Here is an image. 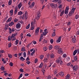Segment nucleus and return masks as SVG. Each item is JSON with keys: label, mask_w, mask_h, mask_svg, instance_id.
<instances>
[{"label": "nucleus", "mask_w": 79, "mask_h": 79, "mask_svg": "<svg viewBox=\"0 0 79 79\" xmlns=\"http://www.w3.org/2000/svg\"><path fill=\"white\" fill-rule=\"evenodd\" d=\"M65 60L66 61H68L70 60V58H69V57H68L66 58Z\"/></svg>", "instance_id": "obj_35"}, {"label": "nucleus", "mask_w": 79, "mask_h": 79, "mask_svg": "<svg viewBox=\"0 0 79 79\" xmlns=\"http://www.w3.org/2000/svg\"><path fill=\"white\" fill-rule=\"evenodd\" d=\"M5 26L6 27H5L4 30L6 31V30H7V29H8V26L7 25H6Z\"/></svg>", "instance_id": "obj_36"}, {"label": "nucleus", "mask_w": 79, "mask_h": 79, "mask_svg": "<svg viewBox=\"0 0 79 79\" xmlns=\"http://www.w3.org/2000/svg\"><path fill=\"white\" fill-rule=\"evenodd\" d=\"M57 2H58V3H61V0H57Z\"/></svg>", "instance_id": "obj_54"}, {"label": "nucleus", "mask_w": 79, "mask_h": 79, "mask_svg": "<svg viewBox=\"0 0 79 79\" xmlns=\"http://www.w3.org/2000/svg\"><path fill=\"white\" fill-rule=\"evenodd\" d=\"M20 60H22V61H24V60H25V59L23 58V57H20Z\"/></svg>", "instance_id": "obj_33"}, {"label": "nucleus", "mask_w": 79, "mask_h": 79, "mask_svg": "<svg viewBox=\"0 0 79 79\" xmlns=\"http://www.w3.org/2000/svg\"><path fill=\"white\" fill-rule=\"evenodd\" d=\"M18 7H15V10L14 11L15 14H16L17 12H18Z\"/></svg>", "instance_id": "obj_14"}, {"label": "nucleus", "mask_w": 79, "mask_h": 79, "mask_svg": "<svg viewBox=\"0 0 79 79\" xmlns=\"http://www.w3.org/2000/svg\"><path fill=\"white\" fill-rule=\"evenodd\" d=\"M48 32H43V35H47V34H48Z\"/></svg>", "instance_id": "obj_41"}, {"label": "nucleus", "mask_w": 79, "mask_h": 79, "mask_svg": "<svg viewBox=\"0 0 79 79\" xmlns=\"http://www.w3.org/2000/svg\"><path fill=\"white\" fill-rule=\"evenodd\" d=\"M73 71H77V70H78L79 69V66H78L77 65H75L73 66Z\"/></svg>", "instance_id": "obj_2"}, {"label": "nucleus", "mask_w": 79, "mask_h": 79, "mask_svg": "<svg viewBox=\"0 0 79 79\" xmlns=\"http://www.w3.org/2000/svg\"><path fill=\"white\" fill-rule=\"evenodd\" d=\"M53 63V61L51 62L50 63V65L48 66V68H50V67H51V66L52 65Z\"/></svg>", "instance_id": "obj_23"}, {"label": "nucleus", "mask_w": 79, "mask_h": 79, "mask_svg": "<svg viewBox=\"0 0 79 79\" xmlns=\"http://www.w3.org/2000/svg\"><path fill=\"white\" fill-rule=\"evenodd\" d=\"M40 11L38 12L37 14V16L36 17V19L37 20H39V19L40 18Z\"/></svg>", "instance_id": "obj_6"}, {"label": "nucleus", "mask_w": 79, "mask_h": 79, "mask_svg": "<svg viewBox=\"0 0 79 79\" xmlns=\"http://www.w3.org/2000/svg\"><path fill=\"white\" fill-rule=\"evenodd\" d=\"M50 6L52 8H57V5L56 4L51 3L50 4Z\"/></svg>", "instance_id": "obj_4"}, {"label": "nucleus", "mask_w": 79, "mask_h": 79, "mask_svg": "<svg viewBox=\"0 0 79 79\" xmlns=\"http://www.w3.org/2000/svg\"><path fill=\"white\" fill-rule=\"evenodd\" d=\"M77 50H75V51H74L73 52V56H75V55H76V54L77 53Z\"/></svg>", "instance_id": "obj_22"}, {"label": "nucleus", "mask_w": 79, "mask_h": 79, "mask_svg": "<svg viewBox=\"0 0 79 79\" xmlns=\"http://www.w3.org/2000/svg\"><path fill=\"white\" fill-rule=\"evenodd\" d=\"M23 55H24V58L26 57V53L25 52H24L23 53Z\"/></svg>", "instance_id": "obj_45"}, {"label": "nucleus", "mask_w": 79, "mask_h": 79, "mask_svg": "<svg viewBox=\"0 0 79 79\" xmlns=\"http://www.w3.org/2000/svg\"><path fill=\"white\" fill-rule=\"evenodd\" d=\"M35 25V23H33V22H31V30H34V25Z\"/></svg>", "instance_id": "obj_5"}, {"label": "nucleus", "mask_w": 79, "mask_h": 79, "mask_svg": "<svg viewBox=\"0 0 79 79\" xmlns=\"http://www.w3.org/2000/svg\"><path fill=\"white\" fill-rule=\"evenodd\" d=\"M19 42V41L18 40H17L16 41H15V45H17V44H18Z\"/></svg>", "instance_id": "obj_44"}, {"label": "nucleus", "mask_w": 79, "mask_h": 79, "mask_svg": "<svg viewBox=\"0 0 79 79\" xmlns=\"http://www.w3.org/2000/svg\"><path fill=\"white\" fill-rule=\"evenodd\" d=\"M75 18L76 19H77L79 18V15H77L75 16Z\"/></svg>", "instance_id": "obj_37"}, {"label": "nucleus", "mask_w": 79, "mask_h": 79, "mask_svg": "<svg viewBox=\"0 0 79 79\" xmlns=\"http://www.w3.org/2000/svg\"><path fill=\"white\" fill-rule=\"evenodd\" d=\"M74 59L75 61H77V57L76 56H74Z\"/></svg>", "instance_id": "obj_32"}, {"label": "nucleus", "mask_w": 79, "mask_h": 79, "mask_svg": "<svg viewBox=\"0 0 79 79\" xmlns=\"http://www.w3.org/2000/svg\"><path fill=\"white\" fill-rule=\"evenodd\" d=\"M68 26H70V25H71V22H69L67 24Z\"/></svg>", "instance_id": "obj_58"}, {"label": "nucleus", "mask_w": 79, "mask_h": 79, "mask_svg": "<svg viewBox=\"0 0 79 79\" xmlns=\"http://www.w3.org/2000/svg\"><path fill=\"white\" fill-rule=\"evenodd\" d=\"M9 65L10 66H13V64L12 62H10L9 63Z\"/></svg>", "instance_id": "obj_47"}, {"label": "nucleus", "mask_w": 79, "mask_h": 79, "mask_svg": "<svg viewBox=\"0 0 79 79\" xmlns=\"http://www.w3.org/2000/svg\"><path fill=\"white\" fill-rule=\"evenodd\" d=\"M22 53H22V52L19 53V54L18 55V56H21V55H22Z\"/></svg>", "instance_id": "obj_59"}, {"label": "nucleus", "mask_w": 79, "mask_h": 79, "mask_svg": "<svg viewBox=\"0 0 79 79\" xmlns=\"http://www.w3.org/2000/svg\"><path fill=\"white\" fill-rule=\"evenodd\" d=\"M63 7V5L62 4H61L59 6V8H61Z\"/></svg>", "instance_id": "obj_56"}, {"label": "nucleus", "mask_w": 79, "mask_h": 79, "mask_svg": "<svg viewBox=\"0 0 79 79\" xmlns=\"http://www.w3.org/2000/svg\"><path fill=\"white\" fill-rule=\"evenodd\" d=\"M12 2V0H9L8 2V5H11V2Z\"/></svg>", "instance_id": "obj_27"}, {"label": "nucleus", "mask_w": 79, "mask_h": 79, "mask_svg": "<svg viewBox=\"0 0 79 79\" xmlns=\"http://www.w3.org/2000/svg\"><path fill=\"white\" fill-rule=\"evenodd\" d=\"M58 53L59 54H63V52L62 51V49H59L58 50Z\"/></svg>", "instance_id": "obj_8"}, {"label": "nucleus", "mask_w": 79, "mask_h": 79, "mask_svg": "<svg viewBox=\"0 0 79 79\" xmlns=\"http://www.w3.org/2000/svg\"><path fill=\"white\" fill-rule=\"evenodd\" d=\"M76 9V8H73L71 10V11L69 13V16H71L72 14H73L74 13L75 10Z\"/></svg>", "instance_id": "obj_3"}, {"label": "nucleus", "mask_w": 79, "mask_h": 79, "mask_svg": "<svg viewBox=\"0 0 79 79\" xmlns=\"http://www.w3.org/2000/svg\"><path fill=\"white\" fill-rule=\"evenodd\" d=\"M66 78H69V77H70V75L69 74H68L66 76Z\"/></svg>", "instance_id": "obj_40"}, {"label": "nucleus", "mask_w": 79, "mask_h": 79, "mask_svg": "<svg viewBox=\"0 0 79 79\" xmlns=\"http://www.w3.org/2000/svg\"><path fill=\"white\" fill-rule=\"evenodd\" d=\"M11 38H12V39L14 37H15V34H12V35L11 36Z\"/></svg>", "instance_id": "obj_46"}, {"label": "nucleus", "mask_w": 79, "mask_h": 79, "mask_svg": "<svg viewBox=\"0 0 79 79\" xmlns=\"http://www.w3.org/2000/svg\"><path fill=\"white\" fill-rule=\"evenodd\" d=\"M1 69L2 71H4L5 70V68L3 67H1Z\"/></svg>", "instance_id": "obj_42"}, {"label": "nucleus", "mask_w": 79, "mask_h": 79, "mask_svg": "<svg viewBox=\"0 0 79 79\" xmlns=\"http://www.w3.org/2000/svg\"><path fill=\"white\" fill-rule=\"evenodd\" d=\"M48 50V48H47V47H44L43 48V50L45 52H46Z\"/></svg>", "instance_id": "obj_24"}, {"label": "nucleus", "mask_w": 79, "mask_h": 79, "mask_svg": "<svg viewBox=\"0 0 79 79\" xmlns=\"http://www.w3.org/2000/svg\"><path fill=\"white\" fill-rule=\"evenodd\" d=\"M50 42L51 44H52L53 42V39L51 40H50Z\"/></svg>", "instance_id": "obj_60"}, {"label": "nucleus", "mask_w": 79, "mask_h": 79, "mask_svg": "<svg viewBox=\"0 0 79 79\" xmlns=\"http://www.w3.org/2000/svg\"><path fill=\"white\" fill-rule=\"evenodd\" d=\"M66 54H64L63 55V58H65V57H66Z\"/></svg>", "instance_id": "obj_62"}, {"label": "nucleus", "mask_w": 79, "mask_h": 79, "mask_svg": "<svg viewBox=\"0 0 79 79\" xmlns=\"http://www.w3.org/2000/svg\"><path fill=\"white\" fill-rule=\"evenodd\" d=\"M39 28H37L35 31V35H38V33L39 32Z\"/></svg>", "instance_id": "obj_7"}, {"label": "nucleus", "mask_w": 79, "mask_h": 79, "mask_svg": "<svg viewBox=\"0 0 79 79\" xmlns=\"http://www.w3.org/2000/svg\"><path fill=\"white\" fill-rule=\"evenodd\" d=\"M30 60V59H29V57H28L27 59H26V61H29Z\"/></svg>", "instance_id": "obj_63"}, {"label": "nucleus", "mask_w": 79, "mask_h": 79, "mask_svg": "<svg viewBox=\"0 0 79 79\" xmlns=\"http://www.w3.org/2000/svg\"><path fill=\"white\" fill-rule=\"evenodd\" d=\"M55 29L53 31L54 32L52 34V37H54L55 35V31H56Z\"/></svg>", "instance_id": "obj_21"}, {"label": "nucleus", "mask_w": 79, "mask_h": 79, "mask_svg": "<svg viewBox=\"0 0 79 79\" xmlns=\"http://www.w3.org/2000/svg\"><path fill=\"white\" fill-rule=\"evenodd\" d=\"M64 73L63 72H61L59 74V75H60V76H61V77L63 76H64Z\"/></svg>", "instance_id": "obj_18"}, {"label": "nucleus", "mask_w": 79, "mask_h": 79, "mask_svg": "<svg viewBox=\"0 0 79 79\" xmlns=\"http://www.w3.org/2000/svg\"><path fill=\"white\" fill-rule=\"evenodd\" d=\"M26 63L27 64H30V63H31V61H27L26 62Z\"/></svg>", "instance_id": "obj_53"}, {"label": "nucleus", "mask_w": 79, "mask_h": 79, "mask_svg": "<svg viewBox=\"0 0 79 79\" xmlns=\"http://www.w3.org/2000/svg\"><path fill=\"white\" fill-rule=\"evenodd\" d=\"M27 36H28V37H31V34H28L27 35Z\"/></svg>", "instance_id": "obj_64"}, {"label": "nucleus", "mask_w": 79, "mask_h": 79, "mask_svg": "<svg viewBox=\"0 0 79 79\" xmlns=\"http://www.w3.org/2000/svg\"><path fill=\"white\" fill-rule=\"evenodd\" d=\"M11 47V43H9L8 45V47L9 48H10Z\"/></svg>", "instance_id": "obj_39"}, {"label": "nucleus", "mask_w": 79, "mask_h": 79, "mask_svg": "<svg viewBox=\"0 0 79 79\" xmlns=\"http://www.w3.org/2000/svg\"><path fill=\"white\" fill-rule=\"evenodd\" d=\"M43 66V63H41L40 64V65L39 66V68H42V67Z\"/></svg>", "instance_id": "obj_34"}, {"label": "nucleus", "mask_w": 79, "mask_h": 79, "mask_svg": "<svg viewBox=\"0 0 79 79\" xmlns=\"http://www.w3.org/2000/svg\"><path fill=\"white\" fill-rule=\"evenodd\" d=\"M72 40L73 43H75L76 42V40L74 38H72Z\"/></svg>", "instance_id": "obj_17"}, {"label": "nucleus", "mask_w": 79, "mask_h": 79, "mask_svg": "<svg viewBox=\"0 0 79 79\" xmlns=\"http://www.w3.org/2000/svg\"><path fill=\"white\" fill-rule=\"evenodd\" d=\"M8 41H10V40H11L13 38H11V36H9L8 37Z\"/></svg>", "instance_id": "obj_25"}, {"label": "nucleus", "mask_w": 79, "mask_h": 79, "mask_svg": "<svg viewBox=\"0 0 79 79\" xmlns=\"http://www.w3.org/2000/svg\"><path fill=\"white\" fill-rule=\"evenodd\" d=\"M21 27V24L19 23H18L16 25V27L17 29H18L19 28H20Z\"/></svg>", "instance_id": "obj_11"}, {"label": "nucleus", "mask_w": 79, "mask_h": 79, "mask_svg": "<svg viewBox=\"0 0 79 79\" xmlns=\"http://www.w3.org/2000/svg\"><path fill=\"white\" fill-rule=\"evenodd\" d=\"M8 56L10 58H11L13 56L11 54H8Z\"/></svg>", "instance_id": "obj_28"}, {"label": "nucleus", "mask_w": 79, "mask_h": 79, "mask_svg": "<svg viewBox=\"0 0 79 79\" xmlns=\"http://www.w3.org/2000/svg\"><path fill=\"white\" fill-rule=\"evenodd\" d=\"M51 76L49 75L48 77H47V79H50L51 78Z\"/></svg>", "instance_id": "obj_48"}, {"label": "nucleus", "mask_w": 79, "mask_h": 79, "mask_svg": "<svg viewBox=\"0 0 79 79\" xmlns=\"http://www.w3.org/2000/svg\"><path fill=\"white\" fill-rule=\"evenodd\" d=\"M19 71L20 72H21V73H23V72H24V70L23 69H20Z\"/></svg>", "instance_id": "obj_51"}, {"label": "nucleus", "mask_w": 79, "mask_h": 79, "mask_svg": "<svg viewBox=\"0 0 79 79\" xmlns=\"http://www.w3.org/2000/svg\"><path fill=\"white\" fill-rule=\"evenodd\" d=\"M34 2H32L31 4L29 6V7L30 8H33V7L34 6Z\"/></svg>", "instance_id": "obj_9"}, {"label": "nucleus", "mask_w": 79, "mask_h": 79, "mask_svg": "<svg viewBox=\"0 0 79 79\" xmlns=\"http://www.w3.org/2000/svg\"><path fill=\"white\" fill-rule=\"evenodd\" d=\"M5 52L3 50H2V51H0V53H3L4 52Z\"/></svg>", "instance_id": "obj_57"}, {"label": "nucleus", "mask_w": 79, "mask_h": 79, "mask_svg": "<svg viewBox=\"0 0 79 79\" xmlns=\"http://www.w3.org/2000/svg\"><path fill=\"white\" fill-rule=\"evenodd\" d=\"M13 25H14V22H11L9 23V26H11Z\"/></svg>", "instance_id": "obj_19"}, {"label": "nucleus", "mask_w": 79, "mask_h": 79, "mask_svg": "<svg viewBox=\"0 0 79 79\" xmlns=\"http://www.w3.org/2000/svg\"><path fill=\"white\" fill-rule=\"evenodd\" d=\"M55 58V54L53 53H51L50 54V58Z\"/></svg>", "instance_id": "obj_12"}, {"label": "nucleus", "mask_w": 79, "mask_h": 79, "mask_svg": "<svg viewBox=\"0 0 79 79\" xmlns=\"http://www.w3.org/2000/svg\"><path fill=\"white\" fill-rule=\"evenodd\" d=\"M63 14H64V10H63L61 12L60 16H62L63 15Z\"/></svg>", "instance_id": "obj_31"}, {"label": "nucleus", "mask_w": 79, "mask_h": 79, "mask_svg": "<svg viewBox=\"0 0 79 79\" xmlns=\"http://www.w3.org/2000/svg\"><path fill=\"white\" fill-rule=\"evenodd\" d=\"M12 19V18L11 17H10L7 20L6 23H8L10 21H11V20Z\"/></svg>", "instance_id": "obj_20"}, {"label": "nucleus", "mask_w": 79, "mask_h": 79, "mask_svg": "<svg viewBox=\"0 0 79 79\" xmlns=\"http://www.w3.org/2000/svg\"><path fill=\"white\" fill-rule=\"evenodd\" d=\"M64 13L65 14H68V10H65Z\"/></svg>", "instance_id": "obj_52"}, {"label": "nucleus", "mask_w": 79, "mask_h": 79, "mask_svg": "<svg viewBox=\"0 0 79 79\" xmlns=\"http://www.w3.org/2000/svg\"><path fill=\"white\" fill-rule=\"evenodd\" d=\"M10 15L11 16H13V10H11L10 11Z\"/></svg>", "instance_id": "obj_16"}, {"label": "nucleus", "mask_w": 79, "mask_h": 79, "mask_svg": "<svg viewBox=\"0 0 79 79\" xmlns=\"http://www.w3.org/2000/svg\"><path fill=\"white\" fill-rule=\"evenodd\" d=\"M30 27V24H29L26 27V29H28Z\"/></svg>", "instance_id": "obj_38"}, {"label": "nucleus", "mask_w": 79, "mask_h": 79, "mask_svg": "<svg viewBox=\"0 0 79 79\" xmlns=\"http://www.w3.org/2000/svg\"><path fill=\"white\" fill-rule=\"evenodd\" d=\"M61 60V57L59 56L58 59L56 60V63H60V65H62V64H63V61H62Z\"/></svg>", "instance_id": "obj_1"}, {"label": "nucleus", "mask_w": 79, "mask_h": 79, "mask_svg": "<svg viewBox=\"0 0 79 79\" xmlns=\"http://www.w3.org/2000/svg\"><path fill=\"white\" fill-rule=\"evenodd\" d=\"M41 71H42L43 75H45V68H42Z\"/></svg>", "instance_id": "obj_13"}, {"label": "nucleus", "mask_w": 79, "mask_h": 79, "mask_svg": "<svg viewBox=\"0 0 79 79\" xmlns=\"http://www.w3.org/2000/svg\"><path fill=\"white\" fill-rule=\"evenodd\" d=\"M41 2L43 4L44 3V0H40Z\"/></svg>", "instance_id": "obj_61"}, {"label": "nucleus", "mask_w": 79, "mask_h": 79, "mask_svg": "<svg viewBox=\"0 0 79 79\" xmlns=\"http://www.w3.org/2000/svg\"><path fill=\"white\" fill-rule=\"evenodd\" d=\"M21 51H23V52H25L26 51V50L24 48H22Z\"/></svg>", "instance_id": "obj_55"}, {"label": "nucleus", "mask_w": 79, "mask_h": 79, "mask_svg": "<svg viewBox=\"0 0 79 79\" xmlns=\"http://www.w3.org/2000/svg\"><path fill=\"white\" fill-rule=\"evenodd\" d=\"M18 21V19H15L14 20V23H16Z\"/></svg>", "instance_id": "obj_49"}, {"label": "nucleus", "mask_w": 79, "mask_h": 79, "mask_svg": "<svg viewBox=\"0 0 79 79\" xmlns=\"http://www.w3.org/2000/svg\"><path fill=\"white\" fill-rule=\"evenodd\" d=\"M38 61V59L37 58L35 59V63H37V61Z\"/></svg>", "instance_id": "obj_50"}, {"label": "nucleus", "mask_w": 79, "mask_h": 79, "mask_svg": "<svg viewBox=\"0 0 79 79\" xmlns=\"http://www.w3.org/2000/svg\"><path fill=\"white\" fill-rule=\"evenodd\" d=\"M40 59H41V60H42V59L43 58H44V55H41L40 56Z\"/></svg>", "instance_id": "obj_43"}, {"label": "nucleus", "mask_w": 79, "mask_h": 79, "mask_svg": "<svg viewBox=\"0 0 79 79\" xmlns=\"http://www.w3.org/2000/svg\"><path fill=\"white\" fill-rule=\"evenodd\" d=\"M53 48V46L52 45H50L49 46V50H52Z\"/></svg>", "instance_id": "obj_30"}, {"label": "nucleus", "mask_w": 79, "mask_h": 79, "mask_svg": "<svg viewBox=\"0 0 79 79\" xmlns=\"http://www.w3.org/2000/svg\"><path fill=\"white\" fill-rule=\"evenodd\" d=\"M54 48L56 50H58V49H59V47L58 46H54Z\"/></svg>", "instance_id": "obj_26"}, {"label": "nucleus", "mask_w": 79, "mask_h": 79, "mask_svg": "<svg viewBox=\"0 0 79 79\" xmlns=\"http://www.w3.org/2000/svg\"><path fill=\"white\" fill-rule=\"evenodd\" d=\"M22 6H23V5H22V3L20 2L19 4L18 5L19 9H20Z\"/></svg>", "instance_id": "obj_15"}, {"label": "nucleus", "mask_w": 79, "mask_h": 79, "mask_svg": "<svg viewBox=\"0 0 79 79\" xmlns=\"http://www.w3.org/2000/svg\"><path fill=\"white\" fill-rule=\"evenodd\" d=\"M23 14V13L21 11H20L18 13V15H21Z\"/></svg>", "instance_id": "obj_29"}, {"label": "nucleus", "mask_w": 79, "mask_h": 79, "mask_svg": "<svg viewBox=\"0 0 79 79\" xmlns=\"http://www.w3.org/2000/svg\"><path fill=\"white\" fill-rule=\"evenodd\" d=\"M61 36H60L56 40L57 43H60L61 42Z\"/></svg>", "instance_id": "obj_10"}]
</instances>
